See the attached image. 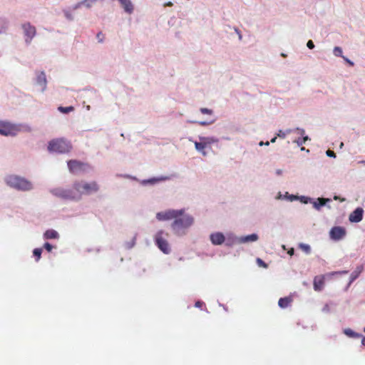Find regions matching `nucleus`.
<instances>
[{
    "label": "nucleus",
    "instance_id": "nucleus-6",
    "mask_svg": "<svg viewBox=\"0 0 365 365\" xmlns=\"http://www.w3.org/2000/svg\"><path fill=\"white\" fill-rule=\"evenodd\" d=\"M50 192L62 200H71V201H79L81 197L77 195L76 190L73 189H65L63 187H55L50 190Z\"/></svg>",
    "mask_w": 365,
    "mask_h": 365
},
{
    "label": "nucleus",
    "instance_id": "nucleus-27",
    "mask_svg": "<svg viewBox=\"0 0 365 365\" xmlns=\"http://www.w3.org/2000/svg\"><path fill=\"white\" fill-rule=\"evenodd\" d=\"M278 198L279 199H286L289 201H294L298 199V197L294 195H290L287 192L285 193L284 196L281 194V192L278 193Z\"/></svg>",
    "mask_w": 365,
    "mask_h": 365
},
{
    "label": "nucleus",
    "instance_id": "nucleus-57",
    "mask_svg": "<svg viewBox=\"0 0 365 365\" xmlns=\"http://www.w3.org/2000/svg\"><path fill=\"white\" fill-rule=\"evenodd\" d=\"M291 132H292V130H291V129H287V130L285 131L286 135H287V134L290 133Z\"/></svg>",
    "mask_w": 365,
    "mask_h": 365
},
{
    "label": "nucleus",
    "instance_id": "nucleus-15",
    "mask_svg": "<svg viewBox=\"0 0 365 365\" xmlns=\"http://www.w3.org/2000/svg\"><path fill=\"white\" fill-rule=\"evenodd\" d=\"M363 215L364 210L361 207H358L351 212V214L349 216V220L351 222H359L363 219Z\"/></svg>",
    "mask_w": 365,
    "mask_h": 365
},
{
    "label": "nucleus",
    "instance_id": "nucleus-12",
    "mask_svg": "<svg viewBox=\"0 0 365 365\" xmlns=\"http://www.w3.org/2000/svg\"><path fill=\"white\" fill-rule=\"evenodd\" d=\"M35 74L34 83L41 87V92H44L47 88V79L45 72L36 71Z\"/></svg>",
    "mask_w": 365,
    "mask_h": 365
},
{
    "label": "nucleus",
    "instance_id": "nucleus-61",
    "mask_svg": "<svg viewBox=\"0 0 365 365\" xmlns=\"http://www.w3.org/2000/svg\"><path fill=\"white\" fill-rule=\"evenodd\" d=\"M287 253H288V254H289V255H290V256H292V255H294V252H287Z\"/></svg>",
    "mask_w": 365,
    "mask_h": 365
},
{
    "label": "nucleus",
    "instance_id": "nucleus-29",
    "mask_svg": "<svg viewBox=\"0 0 365 365\" xmlns=\"http://www.w3.org/2000/svg\"><path fill=\"white\" fill-rule=\"evenodd\" d=\"M43 248H44L46 251H51L53 248H56L51 243L46 242L43 247H36L34 248L32 251H43Z\"/></svg>",
    "mask_w": 365,
    "mask_h": 365
},
{
    "label": "nucleus",
    "instance_id": "nucleus-4",
    "mask_svg": "<svg viewBox=\"0 0 365 365\" xmlns=\"http://www.w3.org/2000/svg\"><path fill=\"white\" fill-rule=\"evenodd\" d=\"M73 188L76 190L78 195H91L98 192L100 187L96 181L87 182L86 181H75L73 184Z\"/></svg>",
    "mask_w": 365,
    "mask_h": 365
},
{
    "label": "nucleus",
    "instance_id": "nucleus-63",
    "mask_svg": "<svg viewBox=\"0 0 365 365\" xmlns=\"http://www.w3.org/2000/svg\"><path fill=\"white\" fill-rule=\"evenodd\" d=\"M343 146H344V143H341V144H340V148H341Z\"/></svg>",
    "mask_w": 365,
    "mask_h": 365
},
{
    "label": "nucleus",
    "instance_id": "nucleus-18",
    "mask_svg": "<svg viewBox=\"0 0 365 365\" xmlns=\"http://www.w3.org/2000/svg\"><path fill=\"white\" fill-rule=\"evenodd\" d=\"M225 242H224L225 245L228 247H232L234 245H239V237L236 236L233 233H227L225 236Z\"/></svg>",
    "mask_w": 365,
    "mask_h": 365
},
{
    "label": "nucleus",
    "instance_id": "nucleus-64",
    "mask_svg": "<svg viewBox=\"0 0 365 365\" xmlns=\"http://www.w3.org/2000/svg\"><path fill=\"white\" fill-rule=\"evenodd\" d=\"M361 163L365 164V160H362L360 162Z\"/></svg>",
    "mask_w": 365,
    "mask_h": 365
},
{
    "label": "nucleus",
    "instance_id": "nucleus-39",
    "mask_svg": "<svg viewBox=\"0 0 365 365\" xmlns=\"http://www.w3.org/2000/svg\"><path fill=\"white\" fill-rule=\"evenodd\" d=\"M298 247L303 250L304 251H310V246L307 244H304V243H299L298 245Z\"/></svg>",
    "mask_w": 365,
    "mask_h": 365
},
{
    "label": "nucleus",
    "instance_id": "nucleus-9",
    "mask_svg": "<svg viewBox=\"0 0 365 365\" xmlns=\"http://www.w3.org/2000/svg\"><path fill=\"white\" fill-rule=\"evenodd\" d=\"M185 212V209L173 210L170 209L165 212H159L156 214V219L159 221H165L180 217Z\"/></svg>",
    "mask_w": 365,
    "mask_h": 365
},
{
    "label": "nucleus",
    "instance_id": "nucleus-50",
    "mask_svg": "<svg viewBox=\"0 0 365 365\" xmlns=\"http://www.w3.org/2000/svg\"><path fill=\"white\" fill-rule=\"evenodd\" d=\"M203 304H204L203 302L197 301V302H195V307L201 308L202 306L203 305Z\"/></svg>",
    "mask_w": 365,
    "mask_h": 365
},
{
    "label": "nucleus",
    "instance_id": "nucleus-48",
    "mask_svg": "<svg viewBox=\"0 0 365 365\" xmlns=\"http://www.w3.org/2000/svg\"><path fill=\"white\" fill-rule=\"evenodd\" d=\"M41 252H34V256L35 257L36 261H38L41 258Z\"/></svg>",
    "mask_w": 365,
    "mask_h": 365
},
{
    "label": "nucleus",
    "instance_id": "nucleus-30",
    "mask_svg": "<svg viewBox=\"0 0 365 365\" xmlns=\"http://www.w3.org/2000/svg\"><path fill=\"white\" fill-rule=\"evenodd\" d=\"M310 138L308 135L302 136V138H298L295 139L293 143H296L298 146H302L306 141L309 140Z\"/></svg>",
    "mask_w": 365,
    "mask_h": 365
},
{
    "label": "nucleus",
    "instance_id": "nucleus-23",
    "mask_svg": "<svg viewBox=\"0 0 365 365\" xmlns=\"http://www.w3.org/2000/svg\"><path fill=\"white\" fill-rule=\"evenodd\" d=\"M364 270L363 265H359L350 275L349 284L356 279Z\"/></svg>",
    "mask_w": 365,
    "mask_h": 365
},
{
    "label": "nucleus",
    "instance_id": "nucleus-55",
    "mask_svg": "<svg viewBox=\"0 0 365 365\" xmlns=\"http://www.w3.org/2000/svg\"><path fill=\"white\" fill-rule=\"evenodd\" d=\"M200 153H202V155H204V156H206V155H207V153L205 151V149H204V150H202V151H200Z\"/></svg>",
    "mask_w": 365,
    "mask_h": 365
},
{
    "label": "nucleus",
    "instance_id": "nucleus-24",
    "mask_svg": "<svg viewBox=\"0 0 365 365\" xmlns=\"http://www.w3.org/2000/svg\"><path fill=\"white\" fill-rule=\"evenodd\" d=\"M43 237L46 239H56L58 238L59 235L54 230H48L44 232Z\"/></svg>",
    "mask_w": 365,
    "mask_h": 365
},
{
    "label": "nucleus",
    "instance_id": "nucleus-33",
    "mask_svg": "<svg viewBox=\"0 0 365 365\" xmlns=\"http://www.w3.org/2000/svg\"><path fill=\"white\" fill-rule=\"evenodd\" d=\"M313 199L314 198H312V197L304 196V195L298 197V200H299L300 202L304 204L312 203L313 202Z\"/></svg>",
    "mask_w": 365,
    "mask_h": 365
},
{
    "label": "nucleus",
    "instance_id": "nucleus-10",
    "mask_svg": "<svg viewBox=\"0 0 365 365\" xmlns=\"http://www.w3.org/2000/svg\"><path fill=\"white\" fill-rule=\"evenodd\" d=\"M25 36V43L29 45L36 34V27L31 24L30 22H26L21 25Z\"/></svg>",
    "mask_w": 365,
    "mask_h": 365
},
{
    "label": "nucleus",
    "instance_id": "nucleus-25",
    "mask_svg": "<svg viewBox=\"0 0 365 365\" xmlns=\"http://www.w3.org/2000/svg\"><path fill=\"white\" fill-rule=\"evenodd\" d=\"M291 302L292 299L290 297L280 298L278 302V305L281 308H286L290 304Z\"/></svg>",
    "mask_w": 365,
    "mask_h": 365
},
{
    "label": "nucleus",
    "instance_id": "nucleus-45",
    "mask_svg": "<svg viewBox=\"0 0 365 365\" xmlns=\"http://www.w3.org/2000/svg\"><path fill=\"white\" fill-rule=\"evenodd\" d=\"M295 130L299 133L302 136H304V134H305V130L304 128H295Z\"/></svg>",
    "mask_w": 365,
    "mask_h": 365
},
{
    "label": "nucleus",
    "instance_id": "nucleus-19",
    "mask_svg": "<svg viewBox=\"0 0 365 365\" xmlns=\"http://www.w3.org/2000/svg\"><path fill=\"white\" fill-rule=\"evenodd\" d=\"M259 239L257 233L239 237L240 244H247L250 242H256Z\"/></svg>",
    "mask_w": 365,
    "mask_h": 365
},
{
    "label": "nucleus",
    "instance_id": "nucleus-47",
    "mask_svg": "<svg viewBox=\"0 0 365 365\" xmlns=\"http://www.w3.org/2000/svg\"><path fill=\"white\" fill-rule=\"evenodd\" d=\"M97 38L98 39V42L102 43L103 41V33L99 31L96 35Z\"/></svg>",
    "mask_w": 365,
    "mask_h": 365
},
{
    "label": "nucleus",
    "instance_id": "nucleus-36",
    "mask_svg": "<svg viewBox=\"0 0 365 365\" xmlns=\"http://www.w3.org/2000/svg\"><path fill=\"white\" fill-rule=\"evenodd\" d=\"M135 244V237H134L130 241L125 243V249L130 250L133 247Z\"/></svg>",
    "mask_w": 365,
    "mask_h": 365
},
{
    "label": "nucleus",
    "instance_id": "nucleus-31",
    "mask_svg": "<svg viewBox=\"0 0 365 365\" xmlns=\"http://www.w3.org/2000/svg\"><path fill=\"white\" fill-rule=\"evenodd\" d=\"M58 110L63 114H68L70 112L74 110V107L71 106L67 107L59 106L58 108Z\"/></svg>",
    "mask_w": 365,
    "mask_h": 365
},
{
    "label": "nucleus",
    "instance_id": "nucleus-60",
    "mask_svg": "<svg viewBox=\"0 0 365 365\" xmlns=\"http://www.w3.org/2000/svg\"><path fill=\"white\" fill-rule=\"evenodd\" d=\"M287 251H292V252H294V249L293 247H292L291 249L288 250Z\"/></svg>",
    "mask_w": 365,
    "mask_h": 365
},
{
    "label": "nucleus",
    "instance_id": "nucleus-14",
    "mask_svg": "<svg viewBox=\"0 0 365 365\" xmlns=\"http://www.w3.org/2000/svg\"><path fill=\"white\" fill-rule=\"evenodd\" d=\"M210 240L214 245H221L225 242L226 239L222 232H215L210 235Z\"/></svg>",
    "mask_w": 365,
    "mask_h": 365
},
{
    "label": "nucleus",
    "instance_id": "nucleus-51",
    "mask_svg": "<svg viewBox=\"0 0 365 365\" xmlns=\"http://www.w3.org/2000/svg\"><path fill=\"white\" fill-rule=\"evenodd\" d=\"M275 173H276V175H282L283 173V171L281 169H277V170H276Z\"/></svg>",
    "mask_w": 365,
    "mask_h": 365
},
{
    "label": "nucleus",
    "instance_id": "nucleus-37",
    "mask_svg": "<svg viewBox=\"0 0 365 365\" xmlns=\"http://www.w3.org/2000/svg\"><path fill=\"white\" fill-rule=\"evenodd\" d=\"M63 14H64V16L66 18L67 20L70 21H73L74 18H73V14L71 13L70 11L68 10H66V9H64L63 11Z\"/></svg>",
    "mask_w": 365,
    "mask_h": 365
},
{
    "label": "nucleus",
    "instance_id": "nucleus-42",
    "mask_svg": "<svg viewBox=\"0 0 365 365\" xmlns=\"http://www.w3.org/2000/svg\"><path fill=\"white\" fill-rule=\"evenodd\" d=\"M257 263L259 267L264 268H266L267 267V265L260 258L257 259Z\"/></svg>",
    "mask_w": 365,
    "mask_h": 365
},
{
    "label": "nucleus",
    "instance_id": "nucleus-62",
    "mask_svg": "<svg viewBox=\"0 0 365 365\" xmlns=\"http://www.w3.org/2000/svg\"><path fill=\"white\" fill-rule=\"evenodd\" d=\"M282 249H283L284 250H286L285 245H282Z\"/></svg>",
    "mask_w": 365,
    "mask_h": 365
},
{
    "label": "nucleus",
    "instance_id": "nucleus-49",
    "mask_svg": "<svg viewBox=\"0 0 365 365\" xmlns=\"http://www.w3.org/2000/svg\"><path fill=\"white\" fill-rule=\"evenodd\" d=\"M259 146H263V145L268 146V145H269V141H266V142L260 141V142L259 143Z\"/></svg>",
    "mask_w": 365,
    "mask_h": 365
},
{
    "label": "nucleus",
    "instance_id": "nucleus-28",
    "mask_svg": "<svg viewBox=\"0 0 365 365\" xmlns=\"http://www.w3.org/2000/svg\"><path fill=\"white\" fill-rule=\"evenodd\" d=\"M215 120H216V119H214L210 121H197V120H187V123H192V124H199L202 126H206V125H209L210 124L214 123L215 122Z\"/></svg>",
    "mask_w": 365,
    "mask_h": 365
},
{
    "label": "nucleus",
    "instance_id": "nucleus-11",
    "mask_svg": "<svg viewBox=\"0 0 365 365\" xmlns=\"http://www.w3.org/2000/svg\"><path fill=\"white\" fill-rule=\"evenodd\" d=\"M346 229L341 226H334L329 231L330 238L334 241L342 240L346 236Z\"/></svg>",
    "mask_w": 365,
    "mask_h": 365
},
{
    "label": "nucleus",
    "instance_id": "nucleus-21",
    "mask_svg": "<svg viewBox=\"0 0 365 365\" xmlns=\"http://www.w3.org/2000/svg\"><path fill=\"white\" fill-rule=\"evenodd\" d=\"M125 13L131 14L134 11V6L130 0H118Z\"/></svg>",
    "mask_w": 365,
    "mask_h": 365
},
{
    "label": "nucleus",
    "instance_id": "nucleus-22",
    "mask_svg": "<svg viewBox=\"0 0 365 365\" xmlns=\"http://www.w3.org/2000/svg\"><path fill=\"white\" fill-rule=\"evenodd\" d=\"M199 139L200 141H202L205 143V145L207 147L212 143H218L219 139L214 136H199Z\"/></svg>",
    "mask_w": 365,
    "mask_h": 365
},
{
    "label": "nucleus",
    "instance_id": "nucleus-46",
    "mask_svg": "<svg viewBox=\"0 0 365 365\" xmlns=\"http://www.w3.org/2000/svg\"><path fill=\"white\" fill-rule=\"evenodd\" d=\"M234 30H235V33L238 35L239 39L242 40V33H241L240 30L238 28H237V27H235Z\"/></svg>",
    "mask_w": 365,
    "mask_h": 365
},
{
    "label": "nucleus",
    "instance_id": "nucleus-8",
    "mask_svg": "<svg viewBox=\"0 0 365 365\" xmlns=\"http://www.w3.org/2000/svg\"><path fill=\"white\" fill-rule=\"evenodd\" d=\"M67 165L69 171L74 175L84 173L90 168V165L88 163L77 160H70L67 162Z\"/></svg>",
    "mask_w": 365,
    "mask_h": 365
},
{
    "label": "nucleus",
    "instance_id": "nucleus-1",
    "mask_svg": "<svg viewBox=\"0 0 365 365\" xmlns=\"http://www.w3.org/2000/svg\"><path fill=\"white\" fill-rule=\"evenodd\" d=\"M194 217L191 215L184 212L182 215L174 218L170 228L175 235L183 237L187 234L189 228L194 225Z\"/></svg>",
    "mask_w": 365,
    "mask_h": 365
},
{
    "label": "nucleus",
    "instance_id": "nucleus-38",
    "mask_svg": "<svg viewBox=\"0 0 365 365\" xmlns=\"http://www.w3.org/2000/svg\"><path fill=\"white\" fill-rule=\"evenodd\" d=\"M200 111L202 114L212 115L213 113V110L212 109H210V108H201L200 109Z\"/></svg>",
    "mask_w": 365,
    "mask_h": 365
},
{
    "label": "nucleus",
    "instance_id": "nucleus-5",
    "mask_svg": "<svg viewBox=\"0 0 365 365\" xmlns=\"http://www.w3.org/2000/svg\"><path fill=\"white\" fill-rule=\"evenodd\" d=\"M71 148L72 145L71 143L63 138L51 140L48 145V150L49 152H55L61 154L69 153Z\"/></svg>",
    "mask_w": 365,
    "mask_h": 365
},
{
    "label": "nucleus",
    "instance_id": "nucleus-56",
    "mask_svg": "<svg viewBox=\"0 0 365 365\" xmlns=\"http://www.w3.org/2000/svg\"><path fill=\"white\" fill-rule=\"evenodd\" d=\"M361 344H362L364 346H365V336H364V337L362 338Z\"/></svg>",
    "mask_w": 365,
    "mask_h": 365
},
{
    "label": "nucleus",
    "instance_id": "nucleus-16",
    "mask_svg": "<svg viewBox=\"0 0 365 365\" xmlns=\"http://www.w3.org/2000/svg\"><path fill=\"white\" fill-rule=\"evenodd\" d=\"M168 176L153 177L149 179L142 180L140 184L143 186L154 185L160 182L170 180Z\"/></svg>",
    "mask_w": 365,
    "mask_h": 365
},
{
    "label": "nucleus",
    "instance_id": "nucleus-41",
    "mask_svg": "<svg viewBox=\"0 0 365 365\" xmlns=\"http://www.w3.org/2000/svg\"><path fill=\"white\" fill-rule=\"evenodd\" d=\"M286 135H286L285 131H282V130H279L278 131V133H277V136L280 138H282V139L285 138Z\"/></svg>",
    "mask_w": 365,
    "mask_h": 365
},
{
    "label": "nucleus",
    "instance_id": "nucleus-2",
    "mask_svg": "<svg viewBox=\"0 0 365 365\" xmlns=\"http://www.w3.org/2000/svg\"><path fill=\"white\" fill-rule=\"evenodd\" d=\"M4 182L7 186L18 191L27 192L34 189V185L31 181L18 175H6Z\"/></svg>",
    "mask_w": 365,
    "mask_h": 365
},
{
    "label": "nucleus",
    "instance_id": "nucleus-34",
    "mask_svg": "<svg viewBox=\"0 0 365 365\" xmlns=\"http://www.w3.org/2000/svg\"><path fill=\"white\" fill-rule=\"evenodd\" d=\"M194 144H195V149L198 152L202 151V150H204L206 148V146L205 145V143L200 140V142L194 141Z\"/></svg>",
    "mask_w": 365,
    "mask_h": 365
},
{
    "label": "nucleus",
    "instance_id": "nucleus-52",
    "mask_svg": "<svg viewBox=\"0 0 365 365\" xmlns=\"http://www.w3.org/2000/svg\"><path fill=\"white\" fill-rule=\"evenodd\" d=\"M277 135H276V136H274V137H273V138L271 139V140H270V141H269V143H275V142H276V140H277Z\"/></svg>",
    "mask_w": 365,
    "mask_h": 365
},
{
    "label": "nucleus",
    "instance_id": "nucleus-59",
    "mask_svg": "<svg viewBox=\"0 0 365 365\" xmlns=\"http://www.w3.org/2000/svg\"><path fill=\"white\" fill-rule=\"evenodd\" d=\"M334 200H339V196L335 195V196L334 197Z\"/></svg>",
    "mask_w": 365,
    "mask_h": 365
},
{
    "label": "nucleus",
    "instance_id": "nucleus-54",
    "mask_svg": "<svg viewBox=\"0 0 365 365\" xmlns=\"http://www.w3.org/2000/svg\"><path fill=\"white\" fill-rule=\"evenodd\" d=\"M301 150L306 151L307 153H309V149H306L304 147H302V146H301Z\"/></svg>",
    "mask_w": 365,
    "mask_h": 365
},
{
    "label": "nucleus",
    "instance_id": "nucleus-7",
    "mask_svg": "<svg viewBox=\"0 0 365 365\" xmlns=\"http://www.w3.org/2000/svg\"><path fill=\"white\" fill-rule=\"evenodd\" d=\"M349 272L347 270L339 272H332L326 274L327 277H333L338 274H346ZM325 282V275H317L314 277L313 281L314 289L317 292H320L323 289Z\"/></svg>",
    "mask_w": 365,
    "mask_h": 365
},
{
    "label": "nucleus",
    "instance_id": "nucleus-43",
    "mask_svg": "<svg viewBox=\"0 0 365 365\" xmlns=\"http://www.w3.org/2000/svg\"><path fill=\"white\" fill-rule=\"evenodd\" d=\"M342 58L346 63L349 64V66H354V63L352 61H351L350 59H349L347 57L342 56Z\"/></svg>",
    "mask_w": 365,
    "mask_h": 365
},
{
    "label": "nucleus",
    "instance_id": "nucleus-26",
    "mask_svg": "<svg viewBox=\"0 0 365 365\" xmlns=\"http://www.w3.org/2000/svg\"><path fill=\"white\" fill-rule=\"evenodd\" d=\"M9 26V21L5 18H0V34L5 33Z\"/></svg>",
    "mask_w": 365,
    "mask_h": 365
},
{
    "label": "nucleus",
    "instance_id": "nucleus-13",
    "mask_svg": "<svg viewBox=\"0 0 365 365\" xmlns=\"http://www.w3.org/2000/svg\"><path fill=\"white\" fill-rule=\"evenodd\" d=\"M163 232H158L155 237V242L160 251H168V243L166 240L162 237Z\"/></svg>",
    "mask_w": 365,
    "mask_h": 365
},
{
    "label": "nucleus",
    "instance_id": "nucleus-20",
    "mask_svg": "<svg viewBox=\"0 0 365 365\" xmlns=\"http://www.w3.org/2000/svg\"><path fill=\"white\" fill-rule=\"evenodd\" d=\"M96 1L97 0H83L72 6L71 9L75 11L80 9L82 6H85L87 9H90L91 8L92 4L96 2Z\"/></svg>",
    "mask_w": 365,
    "mask_h": 365
},
{
    "label": "nucleus",
    "instance_id": "nucleus-53",
    "mask_svg": "<svg viewBox=\"0 0 365 365\" xmlns=\"http://www.w3.org/2000/svg\"><path fill=\"white\" fill-rule=\"evenodd\" d=\"M164 6H173V3L171 1H168V2L165 3Z\"/></svg>",
    "mask_w": 365,
    "mask_h": 365
},
{
    "label": "nucleus",
    "instance_id": "nucleus-58",
    "mask_svg": "<svg viewBox=\"0 0 365 365\" xmlns=\"http://www.w3.org/2000/svg\"><path fill=\"white\" fill-rule=\"evenodd\" d=\"M281 56L284 58L287 57V54L286 53H281Z\"/></svg>",
    "mask_w": 365,
    "mask_h": 365
},
{
    "label": "nucleus",
    "instance_id": "nucleus-32",
    "mask_svg": "<svg viewBox=\"0 0 365 365\" xmlns=\"http://www.w3.org/2000/svg\"><path fill=\"white\" fill-rule=\"evenodd\" d=\"M344 334L349 337L353 338H359L361 336V334L354 332L353 330L350 329H346L344 330Z\"/></svg>",
    "mask_w": 365,
    "mask_h": 365
},
{
    "label": "nucleus",
    "instance_id": "nucleus-17",
    "mask_svg": "<svg viewBox=\"0 0 365 365\" xmlns=\"http://www.w3.org/2000/svg\"><path fill=\"white\" fill-rule=\"evenodd\" d=\"M331 199L325 198V197H318L317 200L313 199V202H312L313 207L317 210H320L322 207L327 205L328 202H330Z\"/></svg>",
    "mask_w": 365,
    "mask_h": 365
},
{
    "label": "nucleus",
    "instance_id": "nucleus-40",
    "mask_svg": "<svg viewBox=\"0 0 365 365\" xmlns=\"http://www.w3.org/2000/svg\"><path fill=\"white\" fill-rule=\"evenodd\" d=\"M326 155L328 157L333 158H335L336 157V153L329 149L326 151Z\"/></svg>",
    "mask_w": 365,
    "mask_h": 365
},
{
    "label": "nucleus",
    "instance_id": "nucleus-35",
    "mask_svg": "<svg viewBox=\"0 0 365 365\" xmlns=\"http://www.w3.org/2000/svg\"><path fill=\"white\" fill-rule=\"evenodd\" d=\"M333 53L335 56L341 57L343 56L342 48L339 46H335L333 50Z\"/></svg>",
    "mask_w": 365,
    "mask_h": 365
},
{
    "label": "nucleus",
    "instance_id": "nucleus-44",
    "mask_svg": "<svg viewBox=\"0 0 365 365\" xmlns=\"http://www.w3.org/2000/svg\"><path fill=\"white\" fill-rule=\"evenodd\" d=\"M307 46L309 48V49H313L315 46H314V43L313 42L312 40H309L307 43Z\"/></svg>",
    "mask_w": 365,
    "mask_h": 365
},
{
    "label": "nucleus",
    "instance_id": "nucleus-3",
    "mask_svg": "<svg viewBox=\"0 0 365 365\" xmlns=\"http://www.w3.org/2000/svg\"><path fill=\"white\" fill-rule=\"evenodd\" d=\"M21 128L28 132L31 131V128L26 124L16 125L9 121L0 120V135L3 136H16L21 130Z\"/></svg>",
    "mask_w": 365,
    "mask_h": 365
}]
</instances>
